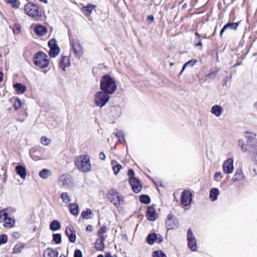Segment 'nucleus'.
Wrapping results in <instances>:
<instances>
[{
	"label": "nucleus",
	"instance_id": "obj_1",
	"mask_svg": "<svg viewBox=\"0 0 257 257\" xmlns=\"http://www.w3.org/2000/svg\"><path fill=\"white\" fill-rule=\"evenodd\" d=\"M100 87L101 91L109 94H112L116 91L117 86L113 78L110 75L106 74L102 77Z\"/></svg>",
	"mask_w": 257,
	"mask_h": 257
},
{
	"label": "nucleus",
	"instance_id": "obj_2",
	"mask_svg": "<svg viewBox=\"0 0 257 257\" xmlns=\"http://www.w3.org/2000/svg\"><path fill=\"white\" fill-rule=\"evenodd\" d=\"M33 61L35 65L40 69L47 67L49 64L48 56L42 51H39L35 53L33 56Z\"/></svg>",
	"mask_w": 257,
	"mask_h": 257
},
{
	"label": "nucleus",
	"instance_id": "obj_3",
	"mask_svg": "<svg viewBox=\"0 0 257 257\" xmlns=\"http://www.w3.org/2000/svg\"><path fill=\"white\" fill-rule=\"evenodd\" d=\"M244 137L248 147V152L251 153L256 152L257 151L256 134L251 132L246 131L244 133Z\"/></svg>",
	"mask_w": 257,
	"mask_h": 257
},
{
	"label": "nucleus",
	"instance_id": "obj_4",
	"mask_svg": "<svg viewBox=\"0 0 257 257\" xmlns=\"http://www.w3.org/2000/svg\"><path fill=\"white\" fill-rule=\"evenodd\" d=\"M107 197L116 208L119 207L124 203V197L114 189H110L107 192Z\"/></svg>",
	"mask_w": 257,
	"mask_h": 257
},
{
	"label": "nucleus",
	"instance_id": "obj_5",
	"mask_svg": "<svg viewBox=\"0 0 257 257\" xmlns=\"http://www.w3.org/2000/svg\"><path fill=\"white\" fill-rule=\"evenodd\" d=\"M58 184L63 189H71L74 186V180L71 175L64 174L59 177Z\"/></svg>",
	"mask_w": 257,
	"mask_h": 257
},
{
	"label": "nucleus",
	"instance_id": "obj_6",
	"mask_svg": "<svg viewBox=\"0 0 257 257\" xmlns=\"http://www.w3.org/2000/svg\"><path fill=\"white\" fill-rule=\"evenodd\" d=\"M68 33L71 46L70 55L79 60L80 57V43L79 40L77 38H74L69 32Z\"/></svg>",
	"mask_w": 257,
	"mask_h": 257
},
{
	"label": "nucleus",
	"instance_id": "obj_7",
	"mask_svg": "<svg viewBox=\"0 0 257 257\" xmlns=\"http://www.w3.org/2000/svg\"><path fill=\"white\" fill-rule=\"evenodd\" d=\"M109 94L103 91L97 92L95 94L94 102L96 106L102 107L109 100Z\"/></svg>",
	"mask_w": 257,
	"mask_h": 257
},
{
	"label": "nucleus",
	"instance_id": "obj_8",
	"mask_svg": "<svg viewBox=\"0 0 257 257\" xmlns=\"http://www.w3.org/2000/svg\"><path fill=\"white\" fill-rule=\"evenodd\" d=\"M24 10L26 14L32 17H39L41 15L39 13L38 7L32 3L26 4Z\"/></svg>",
	"mask_w": 257,
	"mask_h": 257
},
{
	"label": "nucleus",
	"instance_id": "obj_9",
	"mask_svg": "<svg viewBox=\"0 0 257 257\" xmlns=\"http://www.w3.org/2000/svg\"><path fill=\"white\" fill-rule=\"evenodd\" d=\"M48 46L50 48L49 56L52 58L56 57L60 52V48L57 44L55 39H52L48 42Z\"/></svg>",
	"mask_w": 257,
	"mask_h": 257
},
{
	"label": "nucleus",
	"instance_id": "obj_10",
	"mask_svg": "<svg viewBox=\"0 0 257 257\" xmlns=\"http://www.w3.org/2000/svg\"><path fill=\"white\" fill-rule=\"evenodd\" d=\"M90 157L88 155H81V172L88 173L91 171Z\"/></svg>",
	"mask_w": 257,
	"mask_h": 257
},
{
	"label": "nucleus",
	"instance_id": "obj_11",
	"mask_svg": "<svg viewBox=\"0 0 257 257\" xmlns=\"http://www.w3.org/2000/svg\"><path fill=\"white\" fill-rule=\"evenodd\" d=\"M188 246L192 251H195L197 249V246L196 238L190 228L188 230L187 233Z\"/></svg>",
	"mask_w": 257,
	"mask_h": 257
},
{
	"label": "nucleus",
	"instance_id": "obj_12",
	"mask_svg": "<svg viewBox=\"0 0 257 257\" xmlns=\"http://www.w3.org/2000/svg\"><path fill=\"white\" fill-rule=\"evenodd\" d=\"M192 201V194L191 192L187 190L182 192L181 203L184 206H189Z\"/></svg>",
	"mask_w": 257,
	"mask_h": 257
},
{
	"label": "nucleus",
	"instance_id": "obj_13",
	"mask_svg": "<svg viewBox=\"0 0 257 257\" xmlns=\"http://www.w3.org/2000/svg\"><path fill=\"white\" fill-rule=\"evenodd\" d=\"M166 226L168 230L176 229L178 227V222L173 219V215L169 214L168 215L167 219L166 220Z\"/></svg>",
	"mask_w": 257,
	"mask_h": 257
},
{
	"label": "nucleus",
	"instance_id": "obj_14",
	"mask_svg": "<svg viewBox=\"0 0 257 257\" xmlns=\"http://www.w3.org/2000/svg\"><path fill=\"white\" fill-rule=\"evenodd\" d=\"M222 168L224 173L227 174L232 173L234 169L233 160L232 158L227 159L223 163Z\"/></svg>",
	"mask_w": 257,
	"mask_h": 257
},
{
	"label": "nucleus",
	"instance_id": "obj_15",
	"mask_svg": "<svg viewBox=\"0 0 257 257\" xmlns=\"http://www.w3.org/2000/svg\"><path fill=\"white\" fill-rule=\"evenodd\" d=\"M65 234L68 237L69 241L72 243L75 242L76 238L75 230L71 225L66 227Z\"/></svg>",
	"mask_w": 257,
	"mask_h": 257
},
{
	"label": "nucleus",
	"instance_id": "obj_16",
	"mask_svg": "<svg viewBox=\"0 0 257 257\" xmlns=\"http://www.w3.org/2000/svg\"><path fill=\"white\" fill-rule=\"evenodd\" d=\"M129 183L135 193H138L142 190V184L138 179L133 178L129 180Z\"/></svg>",
	"mask_w": 257,
	"mask_h": 257
},
{
	"label": "nucleus",
	"instance_id": "obj_17",
	"mask_svg": "<svg viewBox=\"0 0 257 257\" xmlns=\"http://www.w3.org/2000/svg\"><path fill=\"white\" fill-rule=\"evenodd\" d=\"M147 219L151 221H155L157 217V213H156L155 208L153 206L148 207L146 212Z\"/></svg>",
	"mask_w": 257,
	"mask_h": 257
},
{
	"label": "nucleus",
	"instance_id": "obj_18",
	"mask_svg": "<svg viewBox=\"0 0 257 257\" xmlns=\"http://www.w3.org/2000/svg\"><path fill=\"white\" fill-rule=\"evenodd\" d=\"M96 8V6L92 4H88L87 6L81 8V12L86 17H89L93 10Z\"/></svg>",
	"mask_w": 257,
	"mask_h": 257
},
{
	"label": "nucleus",
	"instance_id": "obj_19",
	"mask_svg": "<svg viewBox=\"0 0 257 257\" xmlns=\"http://www.w3.org/2000/svg\"><path fill=\"white\" fill-rule=\"evenodd\" d=\"M105 237L104 235H99V237L96 240L95 248L97 250H102L104 248V241Z\"/></svg>",
	"mask_w": 257,
	"mask_h": 257
},
{
	"label": "nucleus",
	"instance_id": "obj_20",
	"mask_svg": "<svg viewBox=\"0 0 257 257\" xmlns=\"http://www.w3.org/2000/svg\"><path fill=\"white\" fill-rule=\"evenodd\" d=\"M244 179V175L243 173L242 169L238 168L236 170L235 174L231 179V181L233 182H235L242 181Z\"/></svg>",
	"mask_w": 257,
	"mask_h": 257
},
{
	"label": "nucleus",
	"instance_id": "obj_21",
	"mask_svg": "<svg viewBox=\"0 0 257 257\" xmlns=\"http://www.w3.org/2000/svg\"><path fill=\"white\" fill-rule=\"evenodd\" d=\"M60 67L63 71L65 70L66 67L70 66L69 59L67 56L61 55L59 61Z\"/></svg>",
	"mask_w": 257,
	"mask_h": 257
},
{
	"label": "nucleus",
	"instance_id": "obj_22",
	"mask_svg": "<svg viewBox=\"0 0 257 257\" xmlns=\"http://www.w3.org/2000/svg\"><path fill=\"white\" fill-rule=\"evenodd\" d=\"M35 33L39 36L45 35L47 32V28L41 25H36L34 28Z\"/></svg>",
	"mask_w": 257,
	"mask_h": 257
},
{
	"label": "nucleus",
	"instance_id": "obj_23",
	"mask_svg": "<svg viewBox=\"0 0 257 257\" xmlns=\"http://www.w3.org/2000/svg\"><path fill=\"white\" fill-rule=\"evenodd\" d=\"M223 111V108L222 106L219 105H214L212 106L211 108V113L214 115L216 117H219Z\"/></svg>",
	"mask_w": 257,
	"mask_h": 257
},
{
	"label": "nucleus",
	"instance_id": "obj_24",
	"mask_svg": "<svg viewBox=\"0 0 257 257\" xmlns=\"http://www.w3.org/2000/svg\"><path fill=\"white\" fill-rule=\"evenodd\" d=\"M16 171L17 174L19 175L22 179H25L27 173L26 169L23 165H19L16 167Z\"/></svg>",
	"mask_w": 257,
	"mask_h": 257
},
{
	"label": "nucleus",
	"instance_id": "obj_25",
	"mask_svg": "<svg viewBox=\"0 0 257 257\" xmlns=\"http://www.w3.org/2000/svg\"><path fill=\"white\" fill-rule=\"evenodd\" d=\"M14 88L18 94H23L27 89L26 86L20 83H16L14 84Z\"/></svg>",
	"mask_w": 257,
	"mask_h": 257
},
{
	"label": "nucleus",
	"instance_id": "obj_26",
	"mask_svg": "<svg viewBox=\"0 0 257 257\" xmlns=\"http://www.w3.org/2000/svg\"><path fill=\"white\" fill-rule=\"evenodd\" d=\"M58 252L51 248H48L44 251V257H58Z\"/></svg>",
	"mask_w": 257,
	"mask_h": 257
},
{
	"label": "nucleus",
	"instance_id": "obj_27",
	"mask_svg": "<svg viewBox=\"0 0 257 257\" xmlns=\"http://www.w3.org/2000/svg\"><path fill=\"white\" fill-rule=\"evenodd\" d=\"M219 194V189L217 188H212L209 192V198L212 201H215L217 199V197Z\"/></svg>",
	"mask_w": 257,
	"mask_h": 257
},
{
	"label": "nucleus",
	"instance_id": "obj_28",
	"mask_svg": "<svg viewBox=\"0 0 257 257\" xmlns=\"http://www.w3.org/2000/svg\"><path fill=\"white\" fill-rule=\"evenodd\" d=\"M5 221L4 225L6 227H12L15 224V219L13 217H9L8 215L7 217L4 218Z\"/></svg>",
	"mask_w": 257,
	"mask_h": 257
},
{
	"label": "nucleus",
	"instance_id": "obj_29",
	"mask_svg": "<svg viewBox=\"0 0 257 257\" xmlns=\"http://www.w3.org/2000/svg\"><path fill=\"white\" fill-rule=\"evenodd\" d=\"M39 176L43 179H47L52 175L51 171L47 169H43L39 172Z\"/></svg>",
	"mask_w": 257,
	"mask_h": 257
},
{
	"label": "nucleus",
	"instance_id": "obj_30",
	"mask_svg": "<svg viewBox=\"0 0 257 257\" xmlns=\"http://www.w3.org/2000/svg\"><path fill=\"white\" fill-rule=\"evenodd\" d=\"M61 227V224L57 220H53L50 223V229L52 231H57Z\"/></svg>",
	"mask_w": 257,
	"mask_h": 257
},
{
	"label": "nucleus",
	"instance_id": "obj_31",
	"mask_svg": "<svg viewBox=\"0 0 257 257\" xmlns=\"http://www.w3.org/2000/svg\"><path fill=\"white\" fill-rule=\"evenodd\" d=\"M195 40H194V45H195V46L196 47L199 46V47H200V49H202V42H201L200 35L197 32H196L195 33Z\"/></svg>",
	"mask_w": 257,
	"mask_h": 257
},
{
	"label": "nucleus",
	"instance_id": "obj_32",
	"mask_svg": "<svg viewBox=\"0 0 257 257\" xmlns=\"http://www.w3.org/2000/svg\"><path fill=\"white\" fill-rule=\"evenodd\" d=\"M25 247L24 243H18L15 245L13 253L17 254L20 253Z\"/></svg>",
	"mask_w": 257,
	"mask_h": 257
},
{
	"label": "nucleus",
	"instance_id": "obj_33",
	"mask_svg": "<svg viewBox=\"0 0 257 257\" xmlns=\"http://www.w3.org/2000/svg\"><path fill=\"white\" fill-rule=\"evenodd\" d=\"M92 216V212L90 209H87L86 211H83L81 212V217L84 219H90Z\"/></svg>",
	"mask_w": 257,
	"mask_h": 257
},
{
	"label": "nucleus",
	"instance_id": "obj_34",
	"mask_svg": "<svg viewBox=\"0 0 257 257\" xmlns=\"http://www.w3.org/2000/svg\"><path fill=\"white\" fill-rule=\"evenodd\" d=\"M78 205L76 204L71 203L69 205L70 213L73 215H77L78 212Z\"/></svg>",
	"mask_w": 257,
	"mask_h": 257
},
{
	"label": "nucleus",
	"instance_id": "obj_35",
	"mask_svg": "<svg viewBox=\"0 0 257 257\" xmlns=\"http://www.w3.org/2000/svg\"><path fill=\"white\" fill-rule=\"evenodd\" d=\"M197 62V61L196 60H195V59H192V60H189V61H188L183 66L182 70L181 71L179 75L181 74V73L185 70L186 67H192L194 66L195 65V64Z\"/></svg>",
	"mask_w": 257,
	"mask_h": 257
},
{
	"label": "nucleus",
	"instance_id": "obj_36",
	"mask_svg": "<svg viewBox=\"0 0 257 257\" xmlns=\"http://www.w3.org/2000/svg\"><path fill=\"white\" fill-rule=\"evenodd\" d=\"M156 239V234L155 233H151L149 234L146 238V240L149 244H153Z\"/></svg>",
	"mask_w": 257,
	"mask_h": 257
},
{
	"label": "nucleus",
	"instance_id": "obj_37",
	"mask_svg": "<svg viewBox=\"0 0 257 257\" xmlns=\"http://www.w3.org/2000/svg\"><path fill=\"white\" fill-rule=\"evenodd\" d=\"M140 201L145 204H149L151 202V198L149 195H142L140 197Z\"/></svg>",
	"mask_w": 257,
	"mask_h": 257
},
{
	"label": "nucleus",
	"instance_id": "obj_38",
	"mask_svg": "<svg viewBox=\"0 0 257 257\" xmlns=\"http://www.w3.org/2000/svg\"><path fill=\"white\" fill-rule=\"evenodd\" d=\"M218 71L219 69L216 67L211 68L209 70L207 76L211 79H214L216 77Z\"/></svg>",
	"mask_w": 257,
	"mask_h": 257
},
{
	"label": "nucleus",
	"instance_id": "obj_39",
	"mask_svg": "<svg viewBox=\"0 0 257 257\" xmlns=\"http://www.w3.org/2000/svg\"><path fill=\"white\" fill-rule=\"evenodd\" d=\"M115 136L118 139V141L120 144L126 143L124 138L123 133L121 131L116 132Z\"/></svg>",
	"mask_w": 257,
	"mask_h": 257
},
{
	"label": "nucleus",
	"instance_id": "obj_40",
	"mask_svg": "<svg viewBox=\"0 0 257 257\" xmlns=\"http://www.w3.org/2000/svg\"><path fill=\"white\" fill-rule=\"evenodd\" d=\"M238 145L240 147L241 151L243 152L248 151V147L247 144H245L243 140L239 139L238 140Z\"/></svg>",
	"mask_w": 257,
	"mask_h": 257
},
{
	"label": "nucleus",
	"instance_id": "obj_41",
	"mask_svg": "<svg viewBox=\"0 0 257 257\" xmlns=\"http://www.w3.org/2000/svg\"><path fill=\"white\" fill-rule=\"evenodd\" d=\"M111 163L113 165L112 168L114 173L116 175L121 169L122 166L120 164H117L116 162L114 161H112Z\"/></svg>",
	"mask_w": 257,
	"mask_h": 257
},
{
	"label": "nucleus",
	"instance_id": "obj_42",
	"mask_svg": "<svg viewBox=\"0 0 257 257\" xmlns=\"http://www.w3.org/2000/svg\"><path fill=\"white\" fill-rule=\"evenodd\" d=\"M53 241L56 244H60L62 241L61 235L60 233H55L53 234Z\"/></svg>",
	"mask_w": 257,
	"mask_h": 257
},
{
	"label": "nucleus",
	"instance_id": "obj_43",
	"mask_svg": "<svg viewBox=\"0 0 257 257\" xmlns=\"http://www.w3.org/2000/svg\"><path fill=\"white\" fill-rule=\"evenodd\" d=\"M61 198L63 203H68L71 201L70 197L67 192H63L61 195Z\"/></svg>",
	"mask_w": 257,
	"mask_h": 257
},
{
	"label": "nucleus",
	"instance_id": "obj_44",
	"mask_svg": "<svg viewBox=\"0 0 257 257\" xmlns=\"http://www.w3.org/2000/svg\"><path fill=\"white\" fill-rule=\"evenodd\" d=\"M152 256L153 257H167L166 254L161 250L154 251Z\"/></svg>",
	"mask_w": 257,
	"mask_h": 257
},
{
	"label": "nucleus",
	"instance_id": "obj_45",
	"mask_svg": "<svg viewBox=\"0 0 257 257\" xmlns=\"http://www.w3.org/2000/svg\"><path fill=\"white\" fill-rule=\"evenodd\" d=\"M239 23H228L226 25L227 29H230L231 30H236L238 26Z\"/></svg>",
	"mask_w": 257,
	"mask_h": 257
},
{
	"label": "nucleus",
	"instance_id": "obj_46",
	"mask_svg": "<svg viewBox=\"0 0 257 257\" xmlns=\"http://www.w3.org/2000/svg\"><path fill=\"white\" fill-rule=\"evenodd\" d=\"M13 106L16 110L19 109L22 106L21 100L19 98H17L14 103Z\"/></svg>",
	"mask_w": 257,
	"mask_h": 257
},
{
	"label": "nucleus",
	"instance_id": "obj_47",
	"mask_svg": "<svg viewBox=\"0 0 257 257\" xmlns=\"http://www.w3.org/2000/svg\"><path fill=\"white\" fill-rule=\"evenodd\" d=\"M7 3L11 4V6L14 8H18L19 6L17 0H8Z\"/></svg>",
	"mask_w": 257,
	"mask_h": 257
},
{
	"label": "nucleus",
	"instance_id": "obj_48",
	"mask_svg": "<svg viewBox=\"0 0 257 257\" xmlns=\"http://www.w3.org/2000/svg\"><path fill=\"white\" fill-rule=\"evenodd\" d=\"M223 178V175L220 172H216L214 176V179L217 181L219 182Z\"/></svg>",
	"mask_w": 257,
	"mask_h": 257
},
{
	"label": "nucleus",
	"instance_id": "obj_49",
	"mask_svg": "<svg viewBox=\"0 0 257 257\" xmlns=\"http://www.w3.org/2000/svg\"><path fill=\"white\" fill-rule=\"evenodd\" d=\"M8 241L7 235L5 234L0 235V245L6 243Z\"/></svg>",
	"mask_w": 257,
	"mask_h": 257
},
{
	"label": "nucleus",
	"instance_id": "obj_50",
	"mask_svg": "<svg viewBox=\"0 0 257 257\" xmlns=\"http://www.w3.org/2000/svg\"><path fill=\"white\" fill-rule=\"evenodd\" d=\"M13 32L15 34H18L21 31V26L20 25L15 24L13 28Z\"/></svg>",
	"mask_w": 257,
	"mask_h": 257
},
{
	"label": "nucleus",
	"instance_id": "obj_51",
	"mask_svg": "<svg viewBox=\"0 0 257 257\" xmlns=\"http://www.w3.org/2000/svg\"><path fill=\"white\" fill-rule=\"evenodd\" d=\"M50 140L47 138L46 137L43 136L41 137V142L43 145L47 146L50 143Z\"/></svg>",
	"mask_w": 257,
	"mask_h": 257
},
{
	"label": "nucleus",
	"instance_id": "obj_52",
	"mask_svg": "<svg viewBox=\"0 0 257 257\" xmlns=\"http://www.w3.org/2000/svg\"><path fill=\"white\" fill-rule=\"evenodd\" d=\"M107 231V227L106 226L103 225L98 231V236L103 235L102 234L105 233Z\"/></svg>",
	"mask_w": 257,
	"mask_h": 257
},
{
	"label": "nucleus",
	"instance_id": "obj_53",
	"mask_svg": "<svg viewBox=\"0 0 257 257\" xmlns=\"http://www.w3.org/2000/svg\"><path fill=\"white\" fill-rule=\"evenodd\" d=\"M35 153H37V151H33L32 152V150H30V154L31 157L34 160H38L40 159V157L35 155Z\"/></svg>",
	"mask_w": 257,
	"mask_h": 257
},
{
	"label": "nucleus",
	"instance_id": "obj_54",
	"mask_svg": "<svg viewBox=\"0 0 257 257\" xmlns=\"http://www.w3.org/2000/svg\"><path fill=\"white\" fill-rule=\"evenodd\" d=\"M127 175L130 177L129 180H131L133 178H136L135 177V172L133 169H130L128 171Z\"/></svg>",
	"mask_w": 257,
	"mask_h": 257
},
{
	"label": "nucleus",
	"instance_id": "obj_55",
	"mask_svg": "<svg viewBox=\"0 0 257 257\" xmlns=\"http://www.w3.org/2000/svg\"><path fill=\"white\" fill-rule=\"evenodd\" d=\"M75 164L78 170H80V156H78L76 157L75 161Z\"/></svg>",
	"mask_w": 257,
	"mask_h": 257
},
{
	"label": "nucleus",
	"instance_id": "obj_56",
	"mask_svg": "<svg viewBox=\"0 0 257 257\" xmlns=\"http://www.w3.org/2000/svg\"><path fill=\"white\" fill-rule=\"evenodd\" d=\"M163 237L160 234H156V239H155V240L157 243H160L163 241Z\"/></svg>",
	"mask_w": 257,
	"mask_h": 257
},
{
	"label": "nucleus",
	"instance_id": "obj_57",
	"mask_svg": "<svg viewBox=\"0 0 257 257\" xmlns=\"http://www.w3.org/2000/svg\"><path fill=\"white\" fill-rule=\"evenodd\" d=\"M8 214L5 211V210L3 209L0 211V218L3 219L7 217Z\"/></svg>",
	"mask_w": 257,
	"mask_h": 257
},
{
	"label": "nucleus",
	"instance_id": "obj_58",
	"mask_svg": "<svg viewBox=\"0 0 257 257\" xmlns=\"http://www.w3.org/2000/svg\"><path fill=\"white\" fill-rule=\"evenodd\" d=\"M74 257H80V249H76L75 250Z\"/></svg>",
	"mask_w": 257,
	"mask_h": 257
},
{
	"label": "nucleus",
	"instance_id": "obj_59",
	"mask_svg": "<svg viewBox=\"0 0 257 257\" xmlns=\"http://www.w3.org/2000/svg\"><path fill=\"white\" fill-rule=\"evenodd\" d=\"M27 115L28 113L27 112H25V116L22 118H18L17 119V120L20 122H23L25 120V118L27 116Z\"/></svg>",
	"mask_w": 257,
	"mask_h": 257
},
{
	"label": "nucleus",
	"instance_id": "obj_60",
	"mask_svg": "<svg viewBox=\"0 0 257 257\" xmlns=\"http://www.w3.org/2000/svg\"><path fill=\"white\" fill-rule=\"evenodd\" d=\"M99 157L101 160H104L105 159V155L103 152H100L99 154Z\"/></svg>",
	"mask_w": 257,
	"mask_h": 257
},
{
	"label": "nucleus",
	"instance_id": "obj_61",
	"mask_svg": "<svg viewBox=\"0 0 257 257\" xmlns=\"http://www.w3.org/2000/svg\"><path fill=\"white\" fill-rule=\"evenodd\" d=\"M93 230L92 226L91 225H88L87 226L86 230L88 232H91Z\"/></svg>",
	"mask_w": 257,
	"mask_h": 257
},
{
	"label": "nucleus",
	"instance_id": "obj_62",
	"mask_svg": "<svg viewBox=\"0 0 257 257\" xmlns=\"http://www.w3.org/2000/svg\"><path fill=\"white\" fill-rule=\"evenodd\" d=\"M226 29H227L226 28V26H225L224 25V26H223V28H222V29L221 30V31H220V37H222L223 33L224 32V31H225Z\"/></svg>",
	"mask_w": 257,
	"mask_h": 257
},
{
	"label": "nucleus",
	"instance_id": "obj_63",
	"mask_svg": "<svg viewBox=\"0 0 257 257\" xmlns=\"http://www.w3.org/2000/svg\"><path fill=\"white\" fill-rule=\"evenodd\" d=\"M154 20V17L153 15H150L147 17V20L153 22Z\"/></svg>",
	"mask_w": 257,
	"mask_h": 257
},
{
	"label": "nucleus",
	"instance_id": "obj_64",
	"mask_svg": "<svg viewBox=\"0 0 257 257\" xmlns=\"http://www.w3.org/2000/svg\"><path fill=\"white\" fill-rule=\"evenodd\" d=\"M231 78V76H227L225 77V79H224V81H225V84H226V83L229 81Z\"/></svg>",
	"mask_w": 257,
	"mask_h": 257
}]
</instances>
